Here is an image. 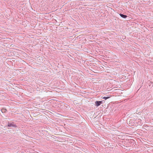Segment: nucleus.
<instances>
[{"label":"nucleus","mask_w":153,"mask_h":153,"mask_svg":"<svg viewBox=\"0 0 153 153\" xmlns=\"http://www.w3.org/2000/svg\"><path fill=\"white\" fill-rule=\"evenodd\" d=\"M120 15L121 17L124 18H125L127 17L126 15H124L122 14H120Z\"/></svg>","instance_id":"2"},{"label":"nucleus","mask_w":153,"mask_h":153,"mask_svg":"<svg viewBox=\"0 0 153 153\" xmlns=\"http://www.w3.org/2000/svg\"><path fill=\"white\" fill-rule=\"evenodd\" d=\"M7 126H9V127H11V126H15L14 125H13V124L11 123V124H8Z\"/></svg>","instance_id":"3"},{"label":"nucleus","mask_w":153,"mask_h":153,"mask_svg":"<svg viewBox=\"0 0 153 153\" xmlns=\"http://www.w3.org/2000/svg\"><path fill=\"white\" fill-rule=\"evenodd\" d=\"M110 97H102V98L103 99H104L105 100H106L107 99L109 98Z\"/></svg>","instance_id":"4"},{"label":"nucleus","mask_w":153,"mask_h":153,"mask_svg":"<svg viewBox=\"0 0 153 153\" xmlns=\"http://www.w3.org/2000/svg\"><path fill=\"white\" fill-rule=\"evenodd\" d=\"M102 103L101 101H96L95 102V104L97 106H98Z\"/></svg>","instance_id":"1"}]
</instances>
